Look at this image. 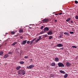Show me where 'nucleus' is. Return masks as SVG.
Segmentation results:
<instances>
[{"label":"nucleus","instance_id":"obj_16","mask_svg":"<svg viewBox=\"0 0 78 78\" xmlns=\"http://www.w3.org/2000/svg\"><path fill=\"white\" fill-rule=\"evenodd\" d=\"M64 34H65V35H66V36H69V33L67 32H64Z\"/></svg>","mask_w":78,"mask_h":78},{"label":"nucleus","instance_id":"obj_49","mask_svg":"<svg viewBox=\"0 0 78 78\" xmlns=\"http://www.w3.org/2000/svg\"><path fill=\"white\" fill-rule=\"evenodd\" d=\"M55 12H53V14H55Z\"/></svg>","mask_w":78,"mask_h":78},{"label":"nucleus","instance_id":"obj_23","mask_svg":"<svg viewBox=\"0 0 78 78\" xmlns=\"http://www.w3.org/2000/svg\"><path fill=\"white\" fill-rule=\"evenodd\" d=\"M3 52L2 51H0V55L1 56L3 55Z\"/></svg>","mask_w":78,"mask_h":78},{"label":"nucleus","instance_id":"obj_26","mask_svg":"<svg viewBox=\"0 0 78 78\" xmlns=\"http://www.w3.org/2000/svg\"><path fill=\"white\" fill-rule=\"evenodd\" d=\"M70 20V18H68L66 20V22H69V21Z\"/></svg>","mask_w":78,"mask_h":78},{"label":"nucleus","instance_id":"obj_2","mask_svg":"<svg viewBox=\"0 0 78 78\" xmlns=\"http://www.w3.org/2000/svg\"><path fill=\"white\" fill-rule=\"evenodd\" d=\"M58 67H64V65L61 62H59L58 63Z\"/></svg>","mask_w":78,"mask_h":78},{"label":"nucleus","instance_id":"obj_31","mask_svg":"<svg viewBox=\"0 0 78 78\" xmlns=\"http://www.w3.org/2000/svg\"><path fill=\"white\" fill-rule=\"evenodd\" d=\"M72 48H76L77 47L76 46H72Z\"/></svg>","mask_w":78,"mask_h":78},{"label":"nucleus","instance_id":"obj_41","mask_svg":"<svg viewBox=\"0 0 78 78\" xmlns=\"http://www.w3.org/2000/svg\"><path fill=\"white\" fill-rule=\"evenodd\" d=\"M20 39H23V37H20Z\"/></svg>","mask_w":78,"mask_h":78},{"label":"nucleus","instance_id":"obj_12","mask_svg":"<svg viewBox=\"0 0 78 78\" xmlns=\"http://www.w3.org/2000/svg\"><path fill=\"white\" fill-rule=\"evenodd\" d=\"M21 68V66H17L16 67V69L17 70H19Z\"/></svg>","mask_w":78,"mask_h":78},{"label":"nucleus","instance_id":"obj_13","mask_svg":"<svg viewBox=\"0 0 78 78\" xmlns=\"http://www.w3.org/2000/svg\"><path fill=\"white\" fill-rule=\"evenodd\" d=\"M59 72L61 73H63V74H66V72H65L64 71H62V70H60Z\"/></svg>","mask_w":78,"mask_h":78},{"label":"nucleus","instance_id":"obj_47","mask_svg":"<svg viewBox=\"0 0 78 78\" xmlns=\"http://www.w3.org/2000/svg\"><path fill=\"white\" fill-rule=\"evenodd\" d=\"M15 32V33H16V32H17V31L16 30Z\"/></svg>","mask_w":78,"mask_h":78},{"label":"nucleus","instance_id":"obj_4","mask_svg":"<svg viewBox=\"0 0 78 78\" xmlns=\"http://www.w3.org/2000/svg\"><path fill=\"white\" fill-rule=\"evenodd\" d=\"M43 30L44 32H47L49 30V28L48 27H46Z\"/></svg>","mask_w":78,"mask_h":78},{"label":"nucleus","instance_id":"obj_30","mask_svg":"<svg viewBox=\"0 0 78 78\" xmlns=\"http://www.w3.org/2000/svg\"><path fill=\"white\" fill-rule=\"evenodd\" d=\"M51 77H54V76H55V75L53 74H51Z\"/></svg>","mask_w":78,"mask_h":78},{"label":"nucleus","instance_id":"obj_38","mask_svg":"<svg viewBox=\"0 0 78 78\" xmlns=\"http://www.w3.org/2000/svg\"><path fill=\"white\" fill-rule=\"evenodd\" d=\"M48 36H47V35H45L44 36V37H48Z\"/></svg>","mask_w":78,"mask_h":78},{"label":"nucleus","instance_id":"obj_10","mask_svg":"<svg viewBox=\"0 0 78 78\" xmlns=\"http://www.w3.org/2000/svg\"><path fill=\"white\" fill-rule=\"evenodd\" d=\"M47 33L48 35H51L52 34H53V32L51 31H49V32H48Z\"/></svg>","mask_w":78,"mask_h":78},{"label":"nucleus","instance_id":"obj_25","mask_svg":"<svg viewBox=\"0 0 78 78\" xmlns=\"http://www.w3.org/2000/svg\"><path fill=\"white\" fill-rule=\"evenodd\" d=\"M45 33V32L44 31H42L40 33V34H44V33Z\"/></svg>","mask_w":78,"mask_h":78},{"label":"nucleus","instance_id":"obj_7","mask_svg":"<svg viewBox=\"0 0 78 78\" xmlns=\"http://www.w3.org/2000/svg\"><path fill=\"white\" fill-rule=\"evenodd\" d=\"M66 66H67V67H70L71 66V64L69 62H67L66 63Z\"/></svg>","mask_w":78,"mask_h":78},{"label":"nucleus","instance_id":"obj_33","mask_svg":"<svg viewBox=\"0 0 78 78\" xmlns=\"http://www.w3.org/2000/svg\"><path fill=\"white\" fill-rule=\"evenodd\" d=\"M75 3L76 4H77V3H78V2L77 1H75Z\"/></svg>","mask_w":78,"mask_h":78},{"label":"nucleus","instance_id":"obj_28","mask_svg":"<svg viewBox=\"0 0 78 78\" xmlns=\"http://www.w3.org/2000/svg\"><path fill=\"white\" fill-rule=\"evenodd\" d=\"M35 40H36V38H34V39L32 40L31 41L33 42H34V41H35Z\"/></svg>","mask_w":78,"mask_h":78},{"label":"nucleus","instance_id":"obj_39","mask_svg":"<svg viewBox=\"0 0 78 78\" xmlns=\"http://www.w3.org/2000/svg\"><path fill=\"white\" fill-rule=\"evenodd\" d=\"M62 13H59L58 14V15H61V14H62Z\"/></svg>","mask_w":78,"mask_h":78},{"label":"nucleus","instance_id":"obj_27","mask_svg":"<svg viewBox=\"0 0 78 78\" xmlns=\"http://www.w3.org/2000/svg\"><path fill=\"white\" fill-rule=\"evenodd\" d=\"M62 35H60L58 37V38H62Z\"/></svg>","mask_w":78,"mask_h":78},{"label":"nucleus","instance_id":"obj_15","mask_svg":"<svg viewBox=\"0 0 78 78\" xmlns=\"http://www.w3.org/2000/svg\"><path fill=\"white\" fill-rule=\"evenodd\" d=\"M22 32H23V30L22 29H20L19 30V33H22Z\"/></svg>","mask_w":78,"mask_h":78},{"label":"nucleus","instance_id":"obj_48","mask_svg":"<svg viewBox=\"0 0 78 78\" xmlns=\"http://www.w3.org/2000/svg\"><path fill=\"white\" fill-rule=\"evenodd\" d=\"M30 60H31V61H32V59H30Z\"/></svg>","mask_w":78,"mask_h":78},{"label":"nucleus","instance_id":"obj_3","mask_svg":"<svg viewBox=\"0 0 78 78\" xmlns=\"http://www.w3.org/2000/svg\"><path fill=\"white\" fill-rule=\"evenodd\" d=\"M33 67H34V66L33 64H32L30 66L27 67V69H31V68H33Z\"/></svg>","mask_w":78,"mask_h":78},{"label":"nucleus","instance_id":"obj_5","mask_svg":"<svg viewBox=\"0 0 78 78\" xmlns=\"http://www.w3.org/2000/svg\"><path fill=\"white\" fill-rule=\"evenodd\" d=\"M42 21L43 23H45V22L46 23H47V22L48 21V19H43L42 20Z\"/></svg>","mask_w":78,"mask_h":78},{"label":"nucleus","instance_id":"obj_36","mask_svg":"<svg viewBox=\"0 0 78 78\" xmlns=\"http://www.w3.org/2000/svg\"><path fill=\"white\" fill-rule=\"evenodd\" d=\"M30 41H28L27 42V44H30Z\"/></svg>","mask_w":78,"mask_h":78},{"label":"nucleus","instance_id":"obj_44","mask_svg":"<svg viewBox=\"0 0 78 78\" xmlns=\"http://www.w3.org/2000/svg\"><path fill=\"white\" fill-rule=\"evenodd\" d=\"M61 49H62V50H63L64 49V48L62 47V48H61Z\"/></svg>","mask_w":78,"mask_h":78},{"label":"nucleus","instance_id":"obj_11","mask_svg":"<svg viewBox=\"0 0 78 78\" xmlns=\"http://www.w3.org/2000/svg\"><path fill=\"white\" fill-rule=\"evenodd\" d=\"M8 56H9L8 54H6L4 55V58H8Z\"/></svg>","mask_w":78,"mask_h":78},{"label":"nucleus","instance_id":"obj_8","mask_svg":"<svg viewBox=\"0 0 78 78\" xmlns=\"http://www.w3.org/2000/svg\"><path fill=\"white\" fill-rule=\"evenodd\" d=\"M57 46L58 47H63V44H57Z\"/></svg>","mask_w":78,"mask_h":78},{"label":"nucleus","instance_id":"obj_14","mask_svg":"<svg viewBox=\"0 0 78 78\" xmlns=\"http://www.w3.org/2000/svg\"><path fill=\"white\" fill-rule=\"evenodd\" d=\"M55 62H58V61H59V58H58L56 57L55 58Z\"/></svg>","mask_w":78,"mask_h":78},{"label":"nucleus","instance_id":"obj_18","mask_svg":"<svg viewBox=\"0 0 78 78\" xmlns=\"http://www.w3.org/2000/svg\"><path fill=\"white\" fill-rule=\"evenodd\" d=\"M8 54H9V55H12V54H13V51H9V52H8Z\"/></svg>","mask_w":78,"mask_h":78},{"label":"nucleus","instance_id":"obj_34","mask_svg":"<svg viewBox=\"0 0 78 78\" xmlns=\"http://www.w3.org/2000/svg\"><path fill=\"white\" fill-rule=\"evenodd\" d=\"M75 18L76 19H78V16H76Z\"/></svg>","mask_w":78,"mask_h":78},{"label":"nucleus","instance_id":"obj_32","mask_svg":"<svg viewBox=\"0 0 78 78\" xmlns=\"http://www.w3.org/2000/svg\"><path fill=\"white\" fill-rule=\"evenodd\" d=\"M69 33L70 34H73V33H74V32H73L70 31L69 32Z\"/></svg>","mask_w":78,"mask_h":78},{"label":"nucleus","instance_id":"obj_43","mask_svg":"<svg viewBox=\"0 0 78 78\" xmlns=\"http://www.w3.org/2000/svg\"><path fill=\"white\" fill-rule=\"evenodd\" d=\"M71 22L72 23H73V22L72 21H71Z\"/></svg>","mask_w":78,"mask_h":78},{"label":"nucleus","instance_id":"obj_20","mask_svg":"<svg viewBox=\"0 0 78 78\" xmlns=\"http://www.w3.org/2000/svg\"><path fill=\"white\" fill-rule=\"evenodd\" d=\"M68 76V74L66 73L65 74V75L64 76V77L65 78H66Z\"/></svg>","mask_w":78,"mask_h":78},{"label":"nucleus","instance_id":"obj_37","mask_svg":"<svg viewBox=\"0 0 78 78\" xmlns=\"http://www.w3.org/2000/svg\"><path fill=\"white\" fill-rule=\"evenodd\" d=\"M28 58V57L27 56H25L24 57V58Z\"/></svg>","mask_w":78,"mask_h":78},{"label":"nucleus","instance_id":"obj_1","mask_svg":"<svg viewBox=\"0 0 78 78\" xmlns=\"http://www.w3.org/2000/svg\"><path fill=\"white\" fill-rule=\"evenodd\" d=\"M18 74L19 75H23L25 74V71L23 69H20L18 71Z\"/></svg>","mask_w":78,"mask_h":78},{"label":"nucleus","instance_id":"obj_21","mask_svg":"<svg viewBox=\"0 0 78 78\" xmlns=\"http://www.w3.org/2000/svg\"><path fill=\"white\" fill-rule=\"evenodd\" d=\"M49 38L48 39H49V40H50L52 38H53V36H49Z\"/></svg>","mask_w":78,"mask_h":78},{"label":"nucleus","instance_id":"obj_17","mask_svg":"<svg viewBox=\"0 0 78 78\" xmlns=\"http://www.w3.org/2000/svg\"><path fill=\"white\" fill-rule=\"evenodd\" d=\"M15 33H16V32H15L14 31H12L11 32L10 34L12 35H13L14 34H15Z\"/></svg>","mask_w":78,"mask_h":78},{"label":"nucleus","instance_id":"obj_9","mask_svg":"<svg viewBox=\"0 0 78 78\" xmlns=\"http://www.w3.org/2000/svg\"><path fill=\"white\" fill-rule=\"evenodd\" d=\"M41 36H40L39 37V38L35 40V42H39V41H41Z\"/></svg>","mask_w":78,"mask_h":78},{"label":"nucleus","instance_id":"obj_24","mask_svg":"<svg viewBox=\"0 0 78 78\" xmlns=\"http://www.w3.org/2000/svg\"><path fill=\"white\" fill-rule=\"evenodd\" d=\"M20 64H24V62L23 61H21L20 62Z\"/></svg>","mask_w":78,"mask_h":78},{"label":"nucleus","instance_id":"obj_35","mask_svg":"<svg viewBox=\"0 0 78 78\" xmlns=\"http://www.w3.org/2000/svg\"><path fill=\"white\" fill-rule=\"evenodd\" d=\"M43 28H44V27H43V26H42V27L40 28V29H41V30H42V29H43Z\"/></svg>","mask_w":78,"mask_h":78},{"label":"nucleus","instance_id":"obj_19","mask_svg":"<svg viewBox=\"0 0 78 78\" xmlns=\"http://www.w3.org/2000/svg\"><path fill=\"white\" fill-rule=\"evenodd\" d=\"M55 65H56V64H55V63H52L51 66H55Z\"/></svg>","mask_w":78,"mask_h":78},{"label":"nucleus","instance_id":"obj_40","mask_svg":"<svg viewBox=\"0 0 78 78\" xmlns=\"http://www.w3.org/2000/svg\"><path fill=\"white\" fill-rule=\"evenodd\" d=\"M15 36H16V37H18V36H19V35L17 34Z\"/></svg>","mask_w":78,"mask_h":78},{"label":"nucleus","instance_id":"obj_29","mask_svg":"<svg viewBox=\"0 0 78 78\" xmlns=\"http://www.w3.org/2000/svg\"><path fill=\"white\" fill-rule=\"evenodd\" d=\"M33 41H30V45H31V44H32L33 43Z\"/></svg>","mask_w":78,"mask_h":78},{"label":"nucleus","instance_id":"obj_50","mask_svg":"<svg viewBox=\"0 0 78 78\" xmlns=\"http://www.w3.org/2000/svg\"><path fill=\"white\" fill-rule=\"evenodd\" d=\"M30 28H31V27H30Z\"/></svg>","mask_w":78,"mask_h":78},{"label":"nucleus","instance_id":"obj_42","mask_svg":"<svg viewBox=\"0 0 78 78\" xmlns=\"http://www.w3.org/2000/svg\"><path fill=\"white\" fill-rule=\"evenodd\" d=\"M55 23H56V22H57V20H55Z\"/></svg>","mask_w":78,"mask_h":78},{"label":"nucleus","instance_id":"obj_46","mask_svg":"<svg viewBox=\"0 0 78 78\" xmlns=\"http://www.w3.org/2000/svg\"><path fill=\"white\" fill-rule=\"evenodd\" d=\"M6 44H7V43H5V45H6Z\"/></svg>","mask_w":78,"mask_h":78},{"label":"nucleus","instance_id":"obj_45","mask_svg":"<svg viewBox=\"0 0 78 78\" xmlns=\"http://www.w3.org/2000/svg\"><path fill=\"white\" fill-rule=\"evenodd\" d=\"M58 14H55V15L56 16H58Z\"/></svg>","mask_w":78,"mask_h":78},{"label":"nucleus","instance_id":"obj_22","mask_svg":"<svg viewBox=\"0 0 78 78\" xmlns=\"http://www.w3.org/2000/svg\"><path fill=\"white\" fill-rule=\"evenodd\" d=\"M16 44H17V42H15L12 44V45H15Z\"/></svg>","mask_w":78,"mask_h":78},{"label":"nucleus","instance_id":"obj_6","mask_svg":"<svg viewBox=\"0 0 78 78\" xmlns=\"http://www.w3.org/2000/svg\"><path fill=\"white\" fill-rule=\"evenodd\" d=\"M27 40H23L21 43V45H25V44L27 43Z\"/></svg>","mask_w":78,"mask_h":78}]
</instances>
